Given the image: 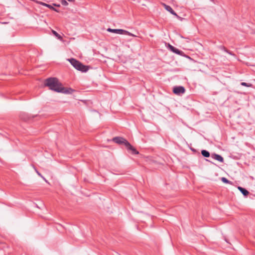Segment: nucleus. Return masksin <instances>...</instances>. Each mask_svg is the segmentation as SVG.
I'll use <instances>...</instances> for the list:
<instances>
[{
    "label": "nucleus",
    "mask_w": 255,
    "mask_h": 255,
    "mask_svg": "<svg viewBox=\"0 0 255 255\" xmlns=\"http://www.w3.org/2000/svg\"><path fill=\"white\" fill-rule=\"evenodd\" d=\"M44 86L58 93L69 94H72L74 91V90L71 88L66 89L62 87L61 84L56 78L50 77L47 78L44 82Z\"/></svg>",
    "instance_id": "obj_1"
},
{
    "label": "nucleus",
    "mask_w": 255,
    "mask_h": 255,
    "mask_svg": "<svg viewBox=\"0 0 255 255\" xmlns=\"http://www.w3.org/2000/svg\"><path fill=\"white\" fill-rule=\"evenodd\" d=\"M112 140L116 143L119 144H124L128 150H130L132 154H137L138 152L133 147L125 138L120 137L116 136L112 139Z\"/></svg>",
    "instance_id": "obj_2"
},
{
    "label": "nucleus",
    "mask_w": 255,
    "mask_h": 255,
    "mask_svg": "<svg viewBox=\"0 0 255 255\" xmlns=\"http://www.w3.org/2000/svg\"><path fill=\"white\" fill-rule=\"evenodd\" d=\"M68 61L77 70L82 72H86L88 70V67L83 65L81 62L74 58L68 59Z\"/></svg>",
    "instance_id": "obj_3"
},
{
    "label": "nucleus",
    "mask_w": 255,
    "mask_h": 255,
    "mask_svg": "<svg viewBox=\"0 0 255 255\" xmlns=\"http://www.w3.org/2000/svg\"><path fill=\"white\" fill-rule=\"evenodd\" d=\"M107 31L110 32L115 33L119 34H128L130 35V33L126 30L121 29H112L109 28Z\"/></svg>",
    "instance_id": "obj_4"
},
{
    "label": "nucleus",
    "mask_w": 255,
    "mask_h": 255,
    "mask_svg": "<svg viewBox=\"0 0 255 255\" xmlns=\"http://www.w3.org/2000/svg\"><path fill=\"white\" fill-rule=\"evenodd\" d=\"M173 93L176 95H180L185 92V89L183 86H175L173 89Z\"/></svg>",
    "instance_id": "obj_5"
},
{
    "label": "nucleus",
    "mask_w": 255,
    "mask_h": 255,
    "mask_svg": "<svg viewBox=\"0 0 255 255\" xmlns=\"http://www.w3.org/2000/svg\"><path fill=\"white\" fill-rule=\"evenodd\" d=\"M168 48H169V49L171 51H172L173 53H175L178 55H182V54H183V51L179 50L178 49L175 48V47L173 46L172 45H171L170 44L168 45Z\"/></svg>",
    "instance_id": "obj_6"
},
{
    "label": "nucleus",
    "mask_w": 255,
    "mask_h": 255,
    "mask_svg": "<svg viewBox=\"0 0 255 255\" xmlns=\"http://www.w3.org/2000/svg\"><path fill=\"white\" fill-rule=\"evenodd\" d=\"M163 5L166 10L170 12L172 14L175 15L177 17L180 18L176 13L172 9L171 6L165 4V3H163Z\"/></svg>",
    "instance_id": "obj_7"
},
{
    "label": "nucleus",
    "mask_w": 255,
    "mask_h": 255,
    "mask_svg": "<svg viewBox=\"0 0 255 255\" xmlns=\"http://www.w3.org/2000/svg\"><path fill=\"white\" fill-rule=\"evenodd\" d=\"M211 157L215 160H217L221 162H224L223 157L219 154L216 153H212L211 155Z\"/></svg>",
    "instance_id": "obj_8"
},
{
    "label": "nucleus",
    "mask_w": 255,
    "mask_h": 255,
    "mask_svg": "<svg viewBox=\"0 0 255 255\" xmlns=\"http://www.w3.org/2000/svg\"><path fill=\"white\" fill-rule=\"evenodd\" d=\"M238 189L245 196H247L249 194V192L246 189L243 187L238 186Z\"/></svg>",
    "instance_id": "obj_9"
},
{
    "label": "nucleus",
    "mask_w": 255,
    "mask_h": 255,
    "mask_svg": "<svg viewBox=\"0 0 255 255\" xmlns=\"http://www.w3.org/2000/svg\"><path fill=\"white\" fill-rule=\"evenodd\" d=\"M201 154L202 156H203L205 157H209L210 156V152L208 151L205 149H203L201 150Z\"/></svg>",
    "instance_id": "obj_10"
},
{
    "label": "nucleus",
    "mask_w": 255,
    "mask_h": 255,
    "mask_svg": "<svg viewBox=\"0 0 255 255\" xmlns=\"http://www.w3.org/2000/svg\"><path fill=\"white\" fill-rule=\"evenodd\" d=\"M221 181L225 183H227V184H232V182L229 181V180H228L225 177H222L221 178Z\"/></svg>",
    "instance_id": "obj_11"
},
{
    "label": "nucleus",
    "mask_w": 255,
    "mask_h": 255,
    "mask_svg": "<svg viewBox=\"0 0 255 255\" xmlns=\"http://www.w3.org/2000/svg\"><path fill=\"white\" fill-rule=\"evenodd\" d=\"M53 34L56 37H57L59 39H62V37L55 31L52 30V31Z\"/></svg>",
    "instance_id": "obj_12"
},
{
    "label": "nucleus",
    "mask_w": 255,
    "mask_h": 255,
    "mask_svg": "<svg viewBox=\"0 0 255 255\" xmlns=\"http://www.w3.org/2000/svg\"><path fill=\"white\" fill-rule=\"evenodd\" d=\"M241 85L242 86H246V87H251L252 86V85L251 84L247 83H246V82H242L241 83Z\"/></svg>",
    "instance_id": "obj_13"
},
{
    "label": "nucleus",
    "mask_w": 255,
    "mask_h": 255,
    "mask_svg": "<svg viewBox=\"0 0 255 255\" xmlns=\"http://www.w3.org/2000/svg\"><path fill=\"white\" fill-rule=\"evenodd\" d=\"M35 170L36 171V172L37 173V174L39 176H40L41 177H42L46 182H47V181L46 180V179L41 175V174L36 169H35Z\"/></svg>",
    "instance_id": "obj_14"
},
{
    "label": "nucleus",
    "mask_w": 255,
    "mask_h": 255,
    "mask_svg": "<svg viewBox=\"0 0 255 255\" xmlns=\"http://www.w3.org/2000/svg\"><path fill=\"white\" fill-rule=\"evenodd\" d=\"M61 4L63 5H64V6H66L68 4V3L67 2V1L65 0H61Z\"/></svg>",
    "instance_id": "obj_15"
},
{
    "label": "nucleus",
    "mask_w": 255,
    "mask_h": 255,
    "mask_svg": "<svg viewBox=\"0 0 255 255\" xmlns=\"http://www.w3.org/2000/svg\"><path fill=\"white\" fill-rule=\"evenodd\" d=\"M45 6H46V7H48L50 9H52V10H53V7H54L53 5L49 4H47V5H45Z\"/></svg>",
    "instance_id": "obj_16"
},
{
    "label": "nucleus",
    "mask_w": 255,
    "mask_h": 255,
    "mask_svg": "<svg viewBox=\"0 0 255 255\" xmlns=\"http://www.w3.org/2000/svg\"><path fill=\"white\" fill-rule=\"evenodd\" d=\"M39 3L42 5H43V6H45V5H47V3H44L43 2H40Z\"/></svg>",
    "instance_id": "obj_17"
},
{
    "label": "nucleus",
    "mask_w": 255,
    "mask_h": 255,
    "mask_svg": "<svg viewBox=\"0 0 255 255\" xmlns=\"http://www.w3.org/2000/svg\"><path fill=\"white\" fill-rule=\"evenodd\" d=\"M53 5L54 6H57V7H59L60 6V4H56V3H53Z\"/></svg>",
    "instance_id": "obj_18"
},
{
    "label": "nucleus",
    "mask_w": 255,
    "mask_h": 255,
    "mask_svg": "<svg viewBox=\"0 0 255 255\" xmlns=\"http://www.w3.org/2000/svg\"><path fill=\"white\" fill-rule=\"evenodd\" d=\"M53 10H54V11H56V12H59V10L58 9H56V8H54V7H53Z\"/></svg>",
    "instance_id": "obj_19"
},
{
    "label": "nucleus",
    "mask_w": 255,
    "mask_h": 255,
    "mask_svg": "<svg viewBox=\"0 0 255 255\" xmlns=\"http://www.w3.org/2000/svg\"><path fill=\"white\" fill-rule=\"evenodd\" d=\"M68 1H69V2H73L75 1V0H67Z\"/></svg>",
    "instance_id": "obj_20"
},
{
    "label": "nucleus",
    "mask_w": 255,
    "mask_h": 255,
    "mask_svg": "<svg viewBox=\"0 0 255 255\" xmlns=\"http://www.w3.org/2000/svg\"><path fill=\"white\" fill-rule=\"evenodd\" d=\"M227 52H228L229 54H231V52H229L228 51H227Z\"/></svg>",
    "instance_id": "obj_21"
},
{
    "label": "nucleus",
    "mask_w": 255,
    "mask_h": 255,
    "mask_svg": "<svg viewBox=\"0 0 255 255\" xmlns=\"http://www.w3.org/2000/svg\"><path fill=\"white\" fill-rule=\"evenodd\" d=\"M36 206L37 207V208H39L37 205H36Z\"/></svg>",
    "instance_id": "obj_22"
},
{
    "label": "nucleus",
    "mask_w": 255,
    "mask_h": 255,
    "mask_svg": "<svg viewBox=\"0 0 255 255\" xmlns=\"http://www.w3.org/2000/svg\"><path fill=\"white\" fill-rule=\"evenodd\" d=\"M206 160H207V161L210 162V161L209 160H208V159H207Z\"/></svg>",
    "instance_id": "obj_23"
}]
</instances>
